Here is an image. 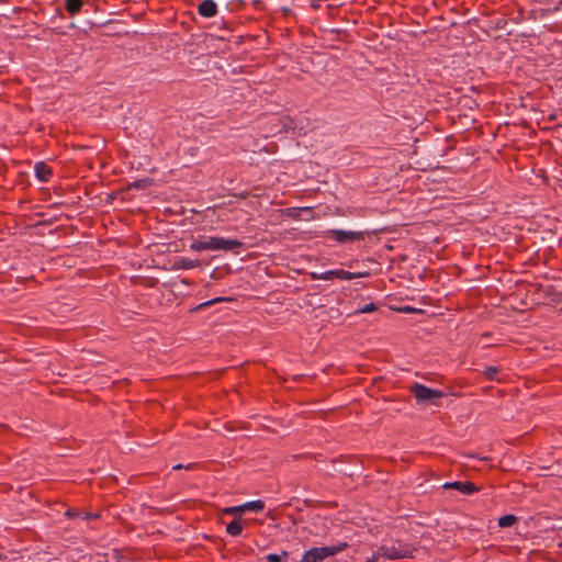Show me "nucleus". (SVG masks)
I'll return each mask as SVG.
<instances>
[{
  "label": "nucleus",
  "mask_w": 562,
  "mask_h": 562,
  "mask_svg": "<svg viewBox=\"0 0 562 562\" xmlns=\"http://www.w3.org/2000/svg\"><path fill=\"white\" fill-rule=\"evenodd\" d=\"M328 234L338 243L353 241L362 238V233L342 229H331Z\"/></svg>",
  "instance_id": "nucleus-5"
},
{
  "label": "nucleus",
  "mask_w": 562,
  "mask_h": 562,
  "mask_svg": "<svg viewBox=\"0 0 562 562\" xmlns=\"http://www.w3.org/2000/svg\"><path fill=\"white\" fill-rule=\"evenodd\" d=\"M288 557V553L284 551L281 554L270 553L266 557L268 562H282Z\"/></svg>",
  "instance_id": "nucleus-14"
},
{
  "label": "nucleus",
  "mask_w": 562,
  "mask_h": 562,
  "mask_svg": "<svg viewBox=\"0 0 562 562\" xmlns=\"http://www.w3.org/2000/svg\"><path fill=\"white\" fill-rule=\"evenodd\" d=\"M351 279L355 278H367L370 276L368 271H360V272H350Z\"/></svg>",
  "instance_id": "nucleus-19"
},
{
  "label": "nucleus",
  "mask_w": 562,
  "mask_h": 562,
  "mask_svg": "<svg viewBox=\"0 0 562 562\" xmlns=\"http://www.w3.org/2000/svg\"><path fill=\"white\" fill-rule=\"evenodd\" d=\"M347 547L346 542L337 546L312 548L302 557L300 562H322L324 559L341 552Z\"/></svg>",
  "instance_id": "nucleus-2"
},
{
  "label": "nucleus",
  "mask_w": 562,
  "mask_h": 562,
  "mask_svg": "<svg viewBox=\"0 0 562 562\" xmlns=\"http://www.w3.org/2000/svg\"><path fill=\"white\" fill-rule=\"evenodd\" d=\"M65 7H66V10L70 14L74 15L80 11V9L82 7V1L81 0H65Z\"/></svg>",
  "instance_id": "nucleus-11"
},
{
  "label": "nucleus",
  "mask_w": 562,
  "mask_h": 562,
  "mask_svg": "<svg viewBox=\"0 0 562 562\" xmlns=\"http://www.w3.org/2000/svg\"><path fill=\"white\" fill-rule=\"evenodd\" d=\"M217 12V5L213 0H203L199 5V13L204 18H212Z\"/></svg>",
  "instance_id": "nucleus-8"
},
{
  "label": "nucleus",
  "mask_w": 562,
  "mask_h": 562,
  "mask_svg": "<svg viewBox=\"0 0 562 562\" xmlns=\"http://www.w3.org/2000/svg\"><path fill=\"white\" fill-rule=\"evenodd\" d=\"M224 513L228 514V515H237V514L240 515V514L245 513V508L243 507V504H241L239 506L227 507L224 509Z\"/></svg>",
  "instance_id": "nucleus-15"
},
{
  "label": "nucleus",
  "mask_w": 562,
  "mask_h": 562,
  "mask_svg": "<svg viewBox=\"0 0 562 562\" xmlns=\"http://www.w3.org/2000/svg\"><path fill=\"white\" fill-rule=\"evenodd\" d=\"M497 372H498V368L492 366V367H487L485 369L484 374L490 380H494Z\"/></svg>",
  "instance_id": "nucleus-16"
},
{
  "label": "nucleus",
  "mask_w": 562,
  "mask_h": 562,
  "mask_svg": "<svg viewBox=\"0 0 562 562\" xmlns=\"http://www.w3.org/2000/svg\"><path fill=\"white\" fill-rule=\"evenodd\" d=\"M416 402L424 405H438V401L445 396V393L439 390L427 387L422 383H414L411 386Z\"/></svg>",
  "instance_id": "nucleus-1"
},
{
  "label": "nucleus",
  "mask_w": 562,
  "mask_h": 562,
  "mask_svg": "<svg viewBox=\"0 0 562 562\" xmlns=\"http://www.w3.org/2000/svg\"><path fill=\"white\" fill-rule=\"evenodd\" d=\"M311 278L313 280H331L334 278L341 280H351L350 272L342 269L328 270L322 273L312 272Z\"/></svg>",
  "instance_id": "nucleus-4"
},
{
  "label": "nucleus",
  "mask_w": 562,
  "mask_h": 562,
  "mask_svg": "<svg viewBox=\"0 0 562 562\" xmlns=\"http://www.w3.org/2000/svg\"><path fill=\"white\" fill-rule=\"evenodd\" d=\"M375 305L373 303H369V304H366L363 307H361L359 310V313H363V314H367V313H371L373 311H375Z\"/></svg>",
  "instance_id": "nucleus-18"
},
{
  "label": "nucleus",
  "mask_w": 562,
  "mask_h": 562,
  "mask_svg": "<svg viewBox=\"0 0 562 562\" xmlns=\"http://www.w3.org/2000/svg\"><path fill=\"white\" fill-rule=\"evenodd\" d=\"M443 488H454L467 495H471L477 491V487L473 483L459 481L445 483Z\"/></svg>",
  "instance_id": "nucleus-6"
},
{
  "label": "nucleus",
  "mask_w": 562,
  "mask_h": 562,
  "mask_svg": "<svg viewBox=\"0 0 562 562\" xmlns=\"http://www.w3.org/2000/svg\"><path fill=\"white\" fill-rule=\"evenodd\" d=\"M204 250H229L234 251L241 246V243L237 239H229L218 236H210L203 238Z\"/></svg>",
  "instance_id": "nucleus-3"
},
{
  "label": "nucleus",
  "mask_w": 562,
  "mask_h": 562,
  "mask_svg": "<svg viewBox=\"0 0 562 562\" xmlns=\"http://www.w3.org/2000/svg\"><path fill=\"white\" fill-rule=\"evenodd\" d=\"M243 507L245 508V513L246 512L259 513L265 508V503L259 499L251 501V502H247V503L243 504Z\"/></svg>",
  "instance_id": "nucleus-9"
},
{
  "label": "nucleus",
  "mask_w": 562,
  "mask_h": 562,
  "mask_svg": "<svg viewBox=\"0 0 562 562\" xmlns=\"http://www.w3.org/2000/svg\"><path fill=\"white\" fill-rule=\"evenodd\" d=\"M198 265H199L198 260H191L188 258H180L177 261V266L179 268H183V269H192V268H195Z\"/></svg>",
  "instance_id": "nucleus-13"
},
{
  "label": "nucleus",
  "mask_w": 562,
  "mask_h": 562,
  "mask_svg": "<svg viewBox=\"0 0 562 562\" xmlns=\"http://www.w3.org/2000/svg\"><path fill=\"white\" fill-rule=\"evenodd\" d=\"M34 172L36 178L42 182H47L52 176V169L43 161L34 165Z\"/></svg>",
  "instance_id": "nucleus-7"
},
{
  "label": "nucleus",
  "mask_w": 562,
  "mask_h": 562,
  "mask_svg": "<svg viewBox=\"0 0 562 562\" xmlns=\"http://www.w3.org/2000/svg\"><path fill=\"white\" fill-rule=\"evenodd\" d=\"M223 300H224V299L218 297V299H215V300H212V301H209V302L202 303V304L200 305V307L210 306V305H212L213 303H215V302H220V301H223Z\"/></svg>",
  "instance_id": "nucleus-20"
},
{
  "label": "nucleus",
  "mask_w": 562,
  "mask_h": 562,
  "mask_svg": "<svg viewBox=\"0 0 562 562\" xmlns=\"http://www.w3.org/2000/svg\"><path fill=\"white\" fill-rule=\"evenodd\" d=\"M517 521L514 515H505L498 519V526L502 528L510 527Z\"/></svg>",
  "instance_id": "nucleus-12"
},
{
  "label": "nucleus",
  "mask_w": 562,
  "mask_h": 562,
  "mask_svg": "<svg viewBox=\"0 0 562 562\" xmlns=\"http://www.w3.org/2000/svg\"><path fill=\"white\" fill-rule=\"evenodd\" d=\"M241 530H243V525H241L240 520H238V519H234L226 526L227 533H229L231 536H234V537L240 535Z\"/></svg>",
  "instance_id": "nucleus-10"
},
{
  "label": "nucleus",
  "mask_w": 562,
  "mask_h": 562,
  "mask_svg": "<svg viewBox=\"0 0 562 562\" xmlns=\"http://www.w3.org/2000/svg\"><path fill=\"white\" fill-rule=\"evenodd\" d=\"M181 468H182L181 464H177V465L173 467V469H181Z\"/></svg>",
  "instance_id": "nucleus-21"
},
{
  "label": "nucleus",
  "mask_w": 562,
  "mask_h": 562,
  "mask_svg": "<svg viewBox=\"0 0 562 562\" xmlns=\"http://www.w3.org/2000/svg\"><path fill=\"white\" fill-rule=\"evenodd\" d=\"M190 249L194 250V251H203L204 250L203 239H198V240H194L193 243H191Z\"/></svg>",
  "instance_id": "nucleus-17"
}]
</instances>
